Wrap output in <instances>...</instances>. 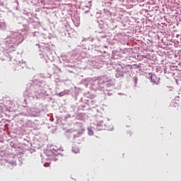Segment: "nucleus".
I'll return each instance as SVG.
<instances>
[{
    "label": "nucleus",
    "mask_w": 181,
    "mask_h": 181,
    "mask_svg": "<svg viewBox=\"0 0 181 181\" xmlns=\"http://www.w3.org/2000/svg\"><path fill=\"white\" fill-rule=\"evenodd\" d=\"M70 93V90H64V92H60L57 94L58 97H63L64 95H66V94H69Z\"/></svg>",
    "instance_id": "obj_1"
},
{
    "label": "nucleus",
    "mask_w": 181,
    "mask_h": 181,
    "mask_svg": "<svg viewBox=\"0 0 181 181\" xmlns=\"http://www.w3.org/2000/svg\"><path fill=\"white\" fill-rule=\"evenodd\" d=\"M72 151L75 153H78V152H80V150L78 148H77L76 147H73Z\"/></svg>",
    "instance_id": "obj_2"
},
{
    "label": "nucleus",
    "mask_w": 181,
    "mask_h": 181,
    "mask_svg": "<svg viewBox=\"0 0 181 181\" xmlns=\"http://www.w3.org/2000/svg\"><path fill=\"white\" fill-rule=\"evenodd\" d=\"M151 80L153 81V78H155V75H152L151 77Z\"/></svg>",
    "instance_id": "obj_3"
},
{
    "label": "nucleus",
    "mask_w": 181,
    "mask_h": 181,
    "mask_svg": "<svg viewBox=\"0 0 181 181\" xmlns=\"http://www.w3.org/2000/svg\"><path fill=\"white\" fill-rule=\"evenodd\" d=\"M89 134H90V135H93V131H89Z\"/></svg>",
    "instance_id": "obj_4"
},
{
    "label": "nucleus",
    "mask_w": 181,
    "mask_h": 181,
    "mask_svg": "<svg viewBox=\"0 0 181 181\" xmlns=\"http://www.w3.org/2000/svg\"><path fill=\"white\" fill-rule=\"evenodd\" d=\"M81 131H82V132H84L86 130L83 128H82Z\"/></svg>",
    "instance_id": "obj_5"
},
{
    "label": "nucleus",
    "mask_w": 181,
    "mask_h": 181,
    "mask_svg": "<svg viewBox=\"0 0 181 181\" xmlns=\"http://www.w3.org/2000/svg\"><path fill=\"white\" fill-rule=\"evenodd\" d=\"M45 166L47 168V165H46V164H45Z\"/></svg>",
    "instance_id": "obj_6"
}]
</instances>
